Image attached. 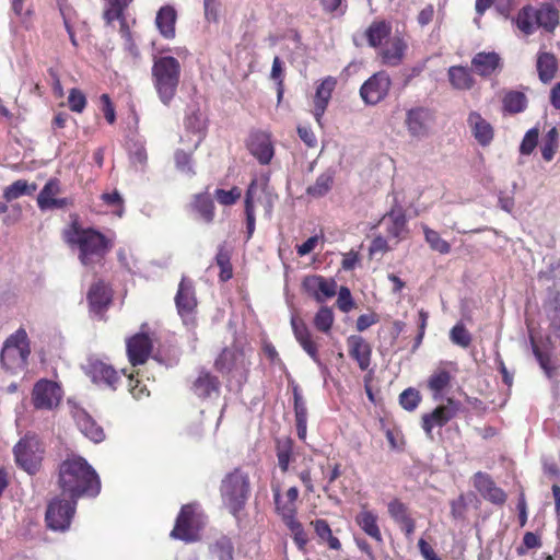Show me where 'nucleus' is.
I'll list each match as a JSON object with an SVG mask.
<instances>
[{"mask_svg": "<svg viewBox=\"0 0 560 560\" xmlns=\"http://www.w3.org/2000/svg\"><path fill=\"white\" fill-rule=\"evenodd\" d=\"M65 242L78 252L79 261L89 269L101 265L114 247V240L93 228H83L77 220L63 231Z\"/></svg>", "mask_w": 560, "mask_h": 560, "instance_id": "f257e3e1", "label": "nucleus"}, {"mask_svg": "<svg viewBox=\"0 0 560 560\" xmlns=\"http://www.w3.org/2000/svg\"><path fill=\"white\" fill-rule=\"evenodd\" d=\"M58 486L62 495L79 499L95 498L101 492V480L95 469L80 456L68 457L59 466Z\"/></svg>", "mask_w": 560, "mask_h": 560, "instance_id": "f03ea898", "label": "nucleus"}, {"mask_svg": "<svg viewBox=\"0 0 560 560\" xmlns=\"http://www.w3.org/2000/svg\"><path fill=\"white\" fill-rule=\"evenodd\" d=\"M250 478L241 467L225 474L221 480L220 494L223 505L236 518H241L250 497Z\"/></svg>", "mask_w": 560, "mask_h": 560, "instance_id": "7ed1b4c3", "label": "nucleus"}, {"mask_svg": "<svg viewBox=\"0 0 560 560\" xmlns=\"http://www.w3.org/2000/svg\"><path fill=\"white\" fill-rule=\"evenodd\" d=\"M149 359L160 364L177 363L178 355L172 336L164 329H151L142 324V365Z\"/></svg>", "mask_w": 560, "mask_h": 560, "instance_id": "20e7f679", "label": "nucleus"}, {"mask_svg": "<svg viewBox=\"0 0 560 560\" xmlns=\"http://www.w3.org/2000/svg\"><path fill=\"white\" fill-rule=\"evenodd\" d=\"M276 196L269 190L266 179L254 178L249 183L244 197V214L246 224V238H252L256 228L255 210L257 207L264 209L265 217L272 215Z\"/></svg>", "mask_w": 560, "mask_h": 560, "instance_id": "39448f33", "label": "nucleus"}, {"mask_svg": "<svg viewBox=\"0 0 560 560\" xmlns=\"http://www.w3.org/2000/svg\"><path fill=\"white\" fill-rule=\"evenodd\" d=\"M152 77L161 101L168 104L174 98L179 84V61L171 56L155 58Z\"/></svg>", "mask_w": 560, "mask_h": 560, "instance_id": "423d86ee", "label": "nucleus"}, {"mask_svg": "<svg viewBox=\"0 0 560 560\" xmlns=\"http://www.w3.org/2000/svg\"><path fill=\"white\" fill-rule=\"evenodd\" d=\"M205 513L196 502L182 505L170 536L184 542H195L205 526Z\"/></svg>", "mask_w": 560, "mask_h": 560, "instance_id": "0eeeda50", "label": "nucleus"}, {"mask_svg": "<svg viewBox=\"0 0 560 560\" xmlns=\"http://www.w3.org/2000/svg\"><path fill=\"white\" fill-rule=\"evenodd\" d=\"M30 353L27 334L25 329L20 328L5 339L0 353V363L7 372L18 373L26 366Z\"/></svg>", "mask_w": 560, "mask_h": 560, "instance_id": "6e6552de", "label": "nucleus"}, {"mask_svg": "<svg viewBox=\"0 0 560 560\" xmlns=\"http://www.w3.org/2000/svg\"><path fill=\"white\" fill-rule=\"evenodd\" d=\"M252 362L243 348L225 347L213 362V368L222 375H238L244 382L248 381Z\"/></svg>", "mask_w": 560, "mask_h": 560, "instance_id": "1a4fd4ad", "label": "nucleus"}, {"mask_svg": "<svg viewBox=\"0 0 560 560\" xmlns=\"http://www.w3.org/2000/svg\"><path fill=\"white\" fill-rule=\"evenodd\" d=\"M16 464L27 471L34 474L42 462L43 447L35 435H25L13 448Z\"/></svg>", "mask_w": 560, "mask_h": 560, "instance_id": "9d476101", "label": "nucleus"}, {"mask_svg": "<svg viewBox=\"0 0 560 560\" xmlns=\"http://www.w3.org/2000/svg\"><path fill=\"white\" fill-rule=\"evenodd\" d=\"M77 502V499L70 497H56L51 500L46 511L47 526L54 530L68 529L75 513Z\"/></svg>", "mask_w": 560, "mask_h": 560, "instance_id": "9b49d317", "label": "nucleus"}, {"mask_svg": "<svg viewBox=\"0 0 560 560\" xmlns=\"http://www.w3.org/2000/svg\"><path fill=\"white\" fill-rule=\"evenodd\" d=\"M462 404L452 397L446 399L445 405L435 407L431 412L423 413L421 417V428L425 435L433 439L432 431L434 428H442L454 419L459 412Z\"/></svg>", "mask_w": 560, "mask_h": 560, "instance_id": "f8f14e48", "label": "nucleus"}, {"mask_svg": "<svg viewBox=\"0 0 560 560\" xmlns=\"http://www.w3.org/2000/svg\"><path fill=\"white\" fill-rule=\"evenodd\" d=\"M392 86L389 74L382 70L371 75L360 88V96L368 105H376L388 95Z\"/></svg>", "mask_w": 560, "mask_h": 560, "instance_id": "ddd939ff", "label": "nucleus"}, {"mask_svg": "<svg viewBox=\"0 0 560 560\" xmlns=\"http://www.w3.org/2000/svg\"><path fill=\"white\" fill-rule=\"evenodd\" d=\"M221 381L208 369L201 366L190 384V390L200 400L218 399L221 395Z\"/></svg>", "mask_w": 560, "mask_h": 560, "instance_id": "4468645a", "label": "nucleus"}, {"mask_svg": "<svg viewBox=\"0 0 560 560\" xmlns=\"http://www.w3.org/2000/svg\"><path fill=\"white\" fill-rule=\"evenodd\" d=\"M62 390L54 381L39 380L32 392V402L36 409L51 410L61 400Z\"/></svg>", "mask_w": 560, "mask_h": 560, "instance_id": "2eb2a0df", "label": "nucleus"}, {"mask_svg": "<svg viewBox=\"0 0 560 560\" xmlns=\"http://www.w3.org/2000/svg\"><path fill=\"white\" fill-rule=\"evenodd\" d=\"M291 327L294 337L301 348L310 355V358L317 364L319 369L326 371L327 366L322 362L319 358L318 343L306 323L298 316H292Z\"/></svg>", "mask_w": 560, "mask_h": 560, "instance_id": "dca6fc26", "label": "nucleus"}, {"mask_svg": "<svg viewBox=\"0 0 560 560\" xmlns=\"http://www.w3.org/2000/svg\"><path fill=\"white\" fill-rule=\"evenodd\" d=\"M175 305L178 315L185 319L196 312L198 301L194 281L183 276L175 295Z\"/></svg>", "mask_w": 560, "mask_h": 560, "instance_id": "f3484780", "label": "nucleus"}, {"mask_svg": "<svg viewBox=\"0 0 560 560\" xmlns=\"http://www.w3.org/2000/svg\"><path fill=\"white\" fill-rule=\"evenodd\" d=\"M472 483L481 497L492 504L501 506L506 502L508 495L505 491L495 485L489 474L477 471L472 477Z\"/></svg>", "mask_w": 560, "mask_h": 560, "instance_id": "a211bd4d", "label": "nucleus"}, {"mask_svg": "<svg viewBox=\"0 0 560 560\" xmlns=\"http://www.w3.org/2000/svg\"><path fill=\"white\" fill-rule=\"evenodd\" d=\"M303 288L307 294L313 296L318 303L331 299L337 293V283L334 279H327L319 275L305 277Z\"/></svg>", "mask_w": 560, "mask_h": 560, "instance_id": "6ab92c4d", "label": "nucleus"}, {"mask_svg": "<svg viewBox=\"0 0 560 560\" xmlns=\"http://www.w3.org/2000/svg\"><path fill=\"white\" fill-rule=\"evenodd\" d=\"M337 86V79L335 77L328 75L324 78L319 84L316 86V91L313 97V115L316 122L319 126H323V117L328 107V104L331 100L332 92Z\"/></svg>", "mask_w": 560, "mask_h": 560, "instance_id": "aec40b11", "label": "nucleus"}, {"mask_svg": "<svg viewBox=\"0 0 560 560\" xmlns=\"http://www.w3.org/2000/svg\"><path fill=\"white\" fill-rule=\"evenodd\" d=\"M433 115L424 107L411 108L406 114L405 124L411 137L422 138L429 133Z\"/></svg>", "mask_w": 560, "mask_h": 560, "instance_id": "412c9836", "label": "nucleus"}, {"mask_svg": "<svg viewBox=\"0 0 560 560\" xmlns=\"http://www.w3.org/2000/svg\"><path fill=\"white\" fill-rule=\"evenodd\" d=\"M407 48L405 39L399 35H394L380 47L377 55L383 65L397 67L402 62Z\"/></svg>", "mask_w": 560, "mask_h": 560, "instance_id": "4be33fe9", "label": "nucleus"}, {"mask_svg": "<svg viewBox=\"0 0 560 560\" xmlns=\"http://www.w3.org/2000/svg\"><path fill=\"white\" fill-rule=\"evenodd\" d=\"M349 357L354 360L361 371H366L372 361V346L360 335L347 338Z\"/></svg>", "mask_w": 560, "mask_h": 560, "instance_id": "5701e85b", "label": "nucleus"}, {"mask_svg": "<svg viewBox=\"0 0 560 560\" xmlns=\"http://www.w3.org/2000/svg\"><path fill=\"white\" fill-rule=\"evenodd\" d=\"M249 152L262 165L269 164L273 158V145L270 135L264 131H255L249 136L247 143Z\"/></svg>", "mask_w": 560, "mask_h": 560, "instance_id": "b1692460", "label": "nucleus"}, {"mask_svg": "<svg viewBox=\"0 0 560 560\" xmlns=\"http://www.w3.org/2000/svg\"><path fill=\"white\" fill-rule=\"evenodd\" d=\"M467 124L471 135L481 147H488L494 139V128L487 121L480 113L470 112L467 117Z\"/></svg>", "mask_w": 560, "mask_h": 560, "instance_id": "393cba45", "label": "nucleus"}, {"mask_svg": "<svg viewBox=\"0 0 560 560\" xmlns=\"http://www.w3.org/2000/svg\"><path fill=\"white\" fill-rule=\"evenodd\" d=\"M456 371L455 364L452 362H442L429 376L427 381L428 388L433 396L439 397L442 392L451 386L453 372Z\"/></svg>", "mask_w": 560, "mask_h": 560, "instance_id": "a878e982", "label": "nucleus"}, {"mask_svg": "<svg viewBox=\"0 0 560 560\" xmlns=\"http://www.w3.org/2000/svg\"><path fill=\"white\" fill-rule=\"evenodd\" d=\"M71 412L79 430L86 438L95 443H100L105 439L103 428L84 409L74 406Z\"/></svg>", "mask_w": 560, "mask_h": 560, "instance_id": "bb28decb", "label": "nucleus"}, {"mask_svg": "<svg viewBox=\"0 0 560 560\" xmlns=\"http://www.w3.org/2000/svg\"><path fill=\"white\" fill-rule=\"evenodd\" d=\"M474 71L483 78L492 75L497 70L501 69V57L495 51L478 52L471 59Z\"/></svg>", "mask_w": 560, "mask_h": 560, "instance_id": "cd10ccee", "label": "nucleus"}, {"mask_svg": "<svg viewBox=\"0 0 560 560\" xmlns=\"http://www.w3.org/2000/svg\"><path fill=\"white\" fill-rule=\"evenodd\" d=\"M177 12L173 5L166 4L159 9L155 16V25L165 39H173L176 36Z\"/></svg>", "mask_w": 560, "mask_h": 560, "instance_id": "c85d7f7f", "label": "nucleus"}, {"mask_svg": "<svg viewBox=\"0 0 560 560\" xmlns=\"http://www.w3.org/2000/svg\"><path fill=\"white\" fill-rule=\"evenodd\" d=\"M384 220L387 224L388 236L396 238L397 242L406 238L408 234L407 218L402 208H393L385 214Z\"/></svg>", "mask_w": 560, "mask_h": 560, "instance_id": "c756f323", "label": "nucleus"}, {"mask_svg": "<svg viewBox=\"0 0 560 560\" xmlns=\"http://www.w3.org/2000/svg\"><path fill=\"white\" fill-rule=\"evenodd\" d=\"M91 312L102 315L112 301L110 290L104 282L94 283L88 293Z\"/></svg>", "mask_w": 560, "mask_h": 560, "instance_id": "7c9ffc66", "label": "nucleus"}, {"mask_svg": "<svg viewBox=\"0 0 560 560\" xmlns=\"http://www.w3.org/2000/svg\"><path fill=\"white\" fill-rule=\"evenodd\" d=\"M537 10V28H541L548 34H553L560 24V14L556 7L545 2L536 8Z\"/></svg>", "mask_w": 560, "mask_h": 560, "instance_id": "2f4dec72", "label": "nucleus"}, {"mask_svg": "<svg viewBox=\"0 0 560 560\" xmlns=\"http://www.w3.org/2000/svg\"><path fill=\"white\" fill-rule=\"evenodd\" d=\"M536 68L539 80L542 83H549L556 77L559 68L556 55L549 51H539Z\"/></svg>", "mask_w": 560, "mask_h": 560, "instance_id": "473e14b6", "label": "nucleus"}, {"mask_svg": "<svg viewBox=\"0 0 560 560\" xmlns=\"http://www.w3.org/2000/svg\"><path fill=\"white\" fill-rule=\"evenodd\" d=\"M88 373L91 375L93 382H103L112 387H114L118 378L117 372L114 368L100 360H91L89 362Z\"/></svg>", "mask_w": 560, "mask_h": 560, "instance_id": "72a5a7b5", "label": "nucleus"}, {"mask_svg": "<svg viewBox=\"0 0 560 560\" xmlns=\"http://www.w3.org/2000/svg\"><path fill=\"white\" fill-rule=\"evenodd\" d=\"M392 33V24L385 20H375L365 30V38L368 44L373 48H380L383 42L389 38Z\"/></svg>", "mask_w": 560, "mask_h": 560, "instance_id": "f704fd0d", "label": "nucleus"}, {"mask_svg": "<svg viewBox=\"0 0 560 560\" xmlns=\"http://www.w3.org/2000/svg\"><path fill=\"white\" fill-rule=\"evenodd\" d=\"M537 10L532 4L521 8L514 19L516 27L525 35H533L537 30Z\"/></svg>", "mask_w": 560, "mask_h": 560, "instance_id": "c9c22d12", "label": "nucleus"}, {"mask_svg": "<svg viewBox=\"0 0 560 560\" xmlns=\"http://www.w3.org/2000/svg\"><path fill=\"white\" fill-rule=\"evenodd\" d=\"M293 398L298 438L301 441H305L307 435V408L298 387L293 390Z\"/></svg>", "mask_w": 560, "mask_h": 560, "instance_id": "e433bc0d", "label": "nucleus"}, {"mask_svg": "<svg viewBox=\"0 0 560 560\" xmlns=\"http://www.w3.org/2000/svg\"><path fill=\"white\" fill-rule=\"evenodd\" d=\"M448 81L453 89L466 91L472 89L475 79L467 67L452 66L448 71Z\"/></svg>", "mask_w": 560, "mask_h": 560, "instance_id": "4c0bfd02", "label": "nucleus"}, {"mask_svg": "<svg viewBox=\"0 0 560 560\" xmlns=\"http://www.w3.org/2000/svg\"><path fill=\"white\" fill-rule=\"evenodd\" d=\"M527 105L528 100L521 91H506L502 97L503 113L509 115L523 113L527 108Z\"/></svg>", "mask_w": 560, "mask_h": 560, "instance_id": "58836bf2", "label": "nucleus"}, {"mask_svg": "<svg viewBox=\"0 0 560 560\" xmlns=\"http://www.w3.org/2000/svg\"><path fill=\"white\" fill-rule=\"evenodd\" d=\"M355 522L368 536L377 542H383L382 533L377 525V516L372 511H361L357 515Z\"/></svg>", "mask_w": 560, "mask_h": 560, "instance_id": "ea45409f", "label": "nucleus"}, {"mask_svg": "<svg viewBox=\"0 0 560 560\" xmlns=\"http://www.w3.org/2000/svg\"><path fill=\"white\" fill-rule=\"evenodd\" d=\"M273 501L277 514L281 517L282 522H288L296 518L298 506L294 502L289 501L285 497L282 498L280 487H272Z\"/></svg>", "mask_w": 560, "mask_h": 560, "instance_id": "a19ab883", "label": "nucleus"}, {"mask_svg": "<svg viewBox=\"0 0 560 560\" xmlns=\"http://www.w3.org/2000/svg\"><path fill=\"white\" fill-rule=\"evenodd\" d=\"M192 208L199 213L205 222L211 223L214 220V203L210 195L207 192L195 195Z\"/></svg>", "mask_w": 560, "mask_h": 560, "instance_id": "79ce46f5", "label": "nucleus"}, {"mask_svg": "<svg viewBox=\"0 0 560 560\" xmlns=\"http://www.w3.org/2000/svg\"><path fill=\"white\" fill-rule=\"evenodd\" d=\"M314 530L322 541L327 542L328 547L332 550H340V540L332 535L331 528L328 522L324 518H317L311 522Z\"/></svg>", "mask_w": 560, "mask_h": 560, "instance_id": "37998d69", "label": "nucleus"}, {"mask_svg": "<svg viewBox=\"0 0 560 560\" xmlns=\"http://www.w3.org/2000/svg\"><path fill=\"white\" fill-rule=\"evenodd\" d=\"M559 147V132L557 127H551L542 137L540 152L544 161L553 160Z\"/></svg>", "mask_w": 560, "mask_h": 560, "instance_id": "c03bdc74", "label": "nucleus"}, {"mask_svg": "<svg viewBox=\"0 0 560 560\" xmlns=\"http://www.w3.org/2000/svg\"><path fill=\"white\" fill-rule=\"evenodd\" d=\"M424 240L429 247L441 255H447L451 253V245L447 241L441 237L440 233L428 225H422Z\"/></svg>", "mask_w": 560, "mask_h": 560, "instance_id": "a18cd8bd", "label": "nucleus"}, {"mask_svg": "<svg viewBox=\"0 0 560 560\" xmlns=\"http://www.w3.org/2000/svg\"><path fill=\"white\" fill-rule=\"evenodd\" d=\"M215 262L220 268L219 279L222 282L229 281L233 277V267L231 264V252L224 244L218 247Z\"/></svg>", "mask_w": 560, "mask_h": 560, "instance_id": "49530a36", "label": "nucleus"}, {"mask_svg": "<svg viewBox=\"0 0 560 560\" xmlns=\"http://www.w3.org/2000/svg\"><path fill=\"white\" fill-rule=\"evenodd\" d=\"M334 185V173L330 171L322 173L315 183L307 187L306 192L314 198H320L328 194Z\"/></svg>", "mask_w": 560, "mask_h": 560, "instance_id": "de8ad7c7", "label": "nucleus"}, {"mask_svg": "<svg viewBox=\"0 0 560 560\" xmlns=\"http://www.w3.org/2000/svg\"><path fill=\"white\" fill-rule=\"evenodd\" d=\"M276 455L278 466L282 472L289 470V465L293 459V443L290 439L278 440L276 443Z\"/></svg>", "mask_w": 560, "mask_h": 560, "instance_id": "09e8293b", "label": "nucleus"}, {"mask_svg": "<svg viewBox=\"0 0 560 560\" xmlns=\"http://www.w3.org/2000/svg\"><path fill=\"white\" fill-rule=\"evenodd\" d=\"M533 354L535 355L539 366L544 370L547 377H552L555 373V366L551 362V354L549 351H544L538 346L534 336H529Z\"/></svg>", "mask_w": 560, "mask_h": 560, "instance_id": "8fccbe9b", "label": "nucleus"}, {"mask_svg": "<svg viewBox=\"0 0 560 560\" xmlns=\"http://www.w3.org/2000/svg\"><path fill=\"white\" fill-rule=\"evenodd\" d=\"M132 0H105L103 18L107 25L116 20H120L122 11Z\"/></svg>", "mask_w": 560, "mask_h": 560, "instance_id": "3c124183", "label": "nucleus"}, {"mask_svg": "<svg viewBox=\"0 0 560 560\" xmlns=\"http://www.w3.org/2000/svg\"><path fill=\"white\" fill-rule=\"evenodd\" d=\"M335 322L334 312L328 306H322L314 316L313 325L316 330L329 334Z\"/></svg>", "mask_w": 560, "mask_h": 560, "instance_id": "603ef678", "label": "nucleus"}, {"mask_svg": "<svg viewBox=\"0 0 560 560\" xmlns=\"http://www.w3.org/2000/svg\"><path fill=\"white\" fill-rule=\"evenodd\" d=\"M60 191L59 182L57 179H49L37 197V205L40 210H49V202L56 198Z\"/></svg>", "mask_w": 560, "mask_h": 560, "instance_id": "864d4df0", "label": "nucleus"}, {"mask_svg": "<svg viewBox=\"0 0 560 560\" xmlns=\"http://www.w3.org/2000/svg\"><path fill=\"white\" fill-rule=\"evenodd\" d=\"M36 190V185L30 186L26 180L19 179L12 183L10 186L5 187L3 191V198L7 201H12L21 196L31 195Z\"/></svg>", "mask_w": 560, "mask_h": 560, "instance_id": "5fc2aeb1", "label": "nucleus"}, {"mask_svg": "<svg viewBox=\"0 0 560 560\" xmlns=\"http://www.w3.org/2000/svg\"><path fill=\"white\" fill-rule=\"evenodd\" d=\"M284 525L292 533L293 540L299 548V550L304 551L305 547L308 542L307 534L304 530V527L298 518L284 522Z\"/></svg>", "mask_w": 560, "mask_h": 560, "instance_id": "6e6d98bb", "label": "nucleus"}, {"mask_svg": "<svg viewBox=\"0 0 560 560\" xmlns=\"http://www.w3.org/2000/svg\"><path fill=\"white\" fill-rule=\"evenodd\" d=\"M450 339L454 345L462 348H468L471 343V335L462 322L453 326L450 331Z\"/></svg>", "mask_w": 560, "mask_h": 560, "instance_id": "4d7b16f0", "label": "nucleus"}, {"mask_svg": "<svg viewBox=\"0 0 560 560\" xmlns=\"http://www.w3.org/2000/svg\"><path fill=\"white\" fill-rule=\"evenodd\" d=\"M388 514L398 525H401L411 517L408 506L399 499H394L388 503Z\"/></svg>", "mask_w": 560, "mask_h": 560, "instance_id": "13d9d810", "label": "nucleus"}, {"mask_svg": "<svg viewBox=\"0 0 560 560\" xmlns=\"http://www.w3.org/2000/svg\"><path fill=\"white\" fill-rule=\"evenodd\" d=\"M212 555L218 560H233V545L226 537H221L211 547Z\"/></svg>", "mask_w": 560, "mask_h": 560, "instance_id": "bf43d9fd", "label": "nucleus"}, {"mask_svg": "<svg viewBox=\"0 0 560 560\" xmlns=\"http://www.w3.org/2000/svg\"><path fill=\"white\" fill-rule=\"evenodd\" d=\"M213 196L220 205L233 206L242 197V189L237 186H233L230 190L218 188Z\"/></svg>", "mask_w": 560, "mask_h": 560, "instance_id": "052dcab7", "label": "nucleus"}, {"mask_svg": "<svg viewBox=\"0 0 560 560\" xmlns=\"http://www.w3.org/2000/svg\"><path fill=\"white\" fill-rule=\"evenodd\" d=\"M421 402V395L419 390L413 387L405 389L399 395V404L407 411H413Z\"/></svg>", "mask_w": 560, "mask_h": 560, "instance_id": "680f3d73", "label": "nucleus"}, {"mask_svg": "<svg viewBox=\"0 0 560 560\" xmlns=\"http://www.w3.org/2000/svg\"><path fill=\"white\" fill-rule=\"evenodd\" d=\"M539 128L533 127L526 131L520 144V153L522 155H530L538 144Z\"/></svg>", "mask_w": 560, "mask_h": 560, "instance_id": "e2e57ef3", "label": "nucleus"}, {"mask_svg": "<svg viewBox=\"0 0 560 560\" xmlns=\"http://www.w3.org/2000/svg\"><path fill=\"white\" fill-rule=\"evenodd\" d=\"M101 199L104 201V203L112 208V211L115 215L121 217L124 212V200L120 196V194L115 190L113 192H104L101 195Z\"/></svg>", "mask_w": 560, "mask_h": 560, "instance_id": "0e129e2a", "label": "nucleus"}, {"mask_svg": "<svg viewBox=\"0 0 560 560\" xmlns=\"http://www.w3.org/2000/svg\"><path fill=\"white\" fill-rule=\"evenodd\" d=\"M127 354L129 362L137 366L140 364V332H136L133 336L127 339Z\"/></svg>", "mask_w": 560, "mask_h": 560, "instance_id": "69168bd1", "label": "nucleus"}, {"mask_svg": "<svg viewBox=\"0 0 560 560\" xmlns=\"http://www.w3.org/2000/svg\"><path fill=\"white\" fill-rule=\"evenodd\" d=\"M323 11L334 16H341L347 11L346 0H319Z\"/></svg>", "mask_w": 560, "mask_h": 560, "instance_id": "338daca9", "label": "nucleus"}, {"mask_svg": "<svg viewBox=\"0 0 560 560\" xmlns=\"http://www.w3.org/2000/svg\"><path fill=\"white\" fill-rule=\"evenodd\" d=\"M550 327L560 338V293L556 292L555 298L552 300V311L549 315Z\"/></svg>", "mask_w": 560, "mask_h": 560, "instance_id": "774afa93", "label": "nucleus"}]
</instances>
